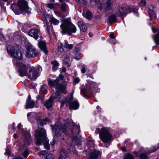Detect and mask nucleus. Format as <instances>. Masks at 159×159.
I'll use <instances>...</instances> for the list:
<instances>
[{
	"mask_svg": "<svg viewBox=\"0 0 159 159\" xmlns=\"http://www.w3.org/2000/svg\"><path fill=\"white\" fill-rule=\"evenodd\" d=\"M140 159H148V156L146 154L141 153L139 156Z\"/></svg>",
	"mask_w": 159,
	"mask_h": 159,
	"instance_id": "obj_39",
	"label": "nucleus"
},
{
	"mask_svg": "<svg viewBox=\"0 0 159 159\" xmlns=\"http://www.w3.org/2000/svg\"><path fill=\"white\" fill-rule=\"evenodd\" d=\"M75 1L77 2L80 4L81 0H75Z\"/></svg>",
	"mask_w": 159,
	"mask_h": 159,
	"instance_id": "obj_63",
	"label": "nucleus"
},
{
	"mask_svg": "<svg viewBox=\"0 0 159 159\" xmlns=\"http://www.w3.org/2000/svg\"><path fill=\"white\" fill-rule=\"evenodd\" d=\"M78 25L80 29L83 32H86L87 30V28L86 26L84 23L81 21H79L78 22Z\"/></svg>",
	"mask_w": 159,
	"mask_h": 159,
	"instance_id": "obj_26",
	"label": "nucleus"
},
{
	"mask_svg": "<svg viewBox=\"0 0 159 159\" xmlns=\"http://www.w3.org/2000/svg\"><path fill=\"white\" fill-rule=\"evenodd\" d=\"M64 100H62L61 101V107H62L65 103H66V106L68 104L69 106V108L70 110H77L79 107V104L77 101H74L71 102L73 99V96L72 94L69 95L66 98H64Z\"/></svg>",
	"mask_w": 159,
	"mask_h": 159,
	"instance_id": "obj_6",
	"label": "nucleus"
},
{
	"mask_svg": "<svg viewBox=\"0 0 159 159\" xmlns=\"http://www.w3.org/2000/svg\"><path fill=\"white\" fill-rule=\"evenodd\" d=\"M97 129L99 132L101 140L104 143L109 145L112 140V135L109 130L105 127H102L101 129L98 128Z\"/></svg>",
	"mask_w": 159,
	"mask_h": 159,
	"instance_id": "obj_3",
	"label": "nucleus"
},
{
	"mask_svg": "<svg viewBox=\"0 0 159 159\" xmlns=\"http://www.w3.org/2000/svg\"><path fill=\"white\" fill-rule=\"evenodd\" d=\"M111 43H113V44H115L116 43V41L115 40H112L111 41Z\"/></svg>",
	"mask_w": 159,
	"mask_h": 159,
	"instance_id": "obj_64",
	"label": "nucleus"
},
{
	"mask_svg": "<svg viewBox=\"0 0 159 159\" xmlns=\"http://www.w3.org/2000/svg\"><path fill=\"white\" fill-rule=\"evenodd\" d=\"M62 71L63 72H66V69L64 67H62Z\"/></svg>",
	"mask_w": 159,
	"mask_h": 159,
	"instance_id": "obj_56",
	"label": "nucleus"
},
{
	"mask_svg": "<svg viewBox=\"0 0 159 159\" xmlns=\"http://www.w3.org/2000/svg\"><path fill=\"white\" fill-rule=\"evenodd\" d=\"M13 62L14 65L18 66V71L20 76L22 77L27 75L28 74L27 73L28 67L27 66L23 63L17 62L16 61V60H14Z\"/></svg>",
	"mask_w": 159,
	"mask_h": 159,
	"instance_id": "obj_10",
	"label": "nucleus"
},
{
	"mask_svg": "<svg viewBox=\"0 0 159 159\" xmlns=\"http://www.w3.org/2000/svg\"><path fill=\"white\" fill-rule=\"evenodd\" d=\"M11 7L16 14L18 15L21 13L20 11L19 10L17 4L16 5V3H13L11 5Z\"/></svg>",
	"mask_w": 159,
	"mask_h": 159,
	"instance_id": "obj_25",
	"label": "nucleus"
},
{
	"mask_svg": "<svg viewBox=\"0 0 159 159\" xmlns=\"http://www.w3.org/2000/svg\"><path fill=\"white\" fill-rule=\"evenodd\" d=\"M35 132L36 144L39 145L43 143L44 148L48 150H49L50 146L46 136V131L43 128H39L38 129L36 130Z\"/></svg>",
	"mask_w": 159,
	"mask_h": 159,
	"instance_id": "obj_1",
	"label": "nucleus"
},
{
	"mask_svg": "<svg viewBox=\"0 0 159 159\" xmlns=\"http://www.w3.org/2000/svg\"><path fill=\"white\" fill-rule=\"evenodd\" d=\"M28 34L29 36L33 37L36 40L39 38H41L42 37L40 32L37 29L31 30L29 32Z\"/></svg>",
	"mask_w": 159,
	"mask_h": 159,
	"instance_id": "obj_15",
	"label": "nucleus"
},
{
	"mask_svg": "<svg viewBox=\"0 0 159 159\" xmlns=\"http://www.w3.org/2000/svg\"><path fill=\"white\" fill-rule=\"evenodd\" d=\"M62 46L67 49H72L73 47V46L72 44H69L68 43L67 41L66 40H64V43H62Z\"/></svg>",
	"mask_w": 159,
	"mask_h": 159,
	"instance_id": "obj_27",
	"label": "nucleus"
},
{
	"mask_svg": "<svg viewBox=\"0 0 159 159\" xmlns=\"http://www.w3.org/2000/svg\"><path fill=\"white\" fill-rule=\"evenodd\" d=\"M46 5L50 9H53L55 7V5L54 4L52 3H48L46 4Z\"/></svg>",
	"mask_w": 159,
	"mask_h": 159,
	"instance_id": "obj_42",
	"label": "nucleus"
},
{
	"mask_svg": "<svg viewBox=\"0 0 159 159\" xmlns=\"http://www.w3.org/2000/svg\"><path fill=\"white\" fill-rule=\"evenodd\" d=\"M51 64L52 65V68L53 71H56L59 66V63L56 60H54L51 62Z\"/></svg>",
	"mask_w": 159,
	"mask_h": 159,
	"instance_id": "obj_29",
	"label": "nucleus"
},
{
	"mask_svg": "<svg viewBox=\"0 0 159 159\" xmlns=\"http://www.w3.org/2000/svg\"><path fill=\"white\" fill-rule=\"evenodd\" d=\"M55 156L52 154L50 153L48 154L46 157V159H54Z\"/></svg>",
	"mask_w": 159,
	"mask_h": 159,
	"instance_id": "obj_40",
	"label": "nucleus"
},
{
	"mask_svg": "<svg viewBox=\"0 0 159 159\" xmlns=\"http://www.w3.org/2000/svg\"><path fill=\"white\" fill-rule=\"evenodd\" d=\"M34 105V102L31 99V97L29 95L26 101V103L25 105L26 109L32 108Z\"/></svg>",
	"mask_w": 159,
	"mask_h": 159,
	"instance_id": "obj_18",
	"label": "nucleus"
},
{
	"mask_svg": "<svg viewBox=\"0 0 159 159\" xmlns=\"http://www.w3.org/2000/svg\"><path fill=\"white\" fill-rule=\"evenodd\" d=\"M121 149L122 151L124 152L126 151V148L125 147H122L121 148Z\"/></svg>",
	"mask_w": 159,
	"mask_h": 159,
	"instance_id": "obj_54",
	"label": "nucleus"
},
{
	"mask_svg": "<svg viewBox=\"0 0 159 159\" xmlns=\"http://www.w3.org/2000/svg\"><path fill=\"white\" fill-rule=\"evenodd\" d=\"M101 152L99 150H94L92 151L90 155V159H97L101 156Z\"/></svg>",
	"mask_w": 159,
	"mask_h": 159,
	"instance_id": "obj_20",
	"label": "nucleus"
},
{
	"mask_svg": "<svg viewBox=\"0 0 159 159\" xmlns=\"http://www.w3.org/2000/svg\"><path fill=\"white\" fill-rule=\"evenodd\" d=\"M146 3V1L145 0H143L139 3V4L140 6L144 7Z\"/></svg>",
	"mask_w": 159,
	"mask_h": 159,
	"instance_id": "obj_44",
	"label": "nucleus"
},
{
	"mask_svg": "<svg viewBox=\"0 0 159 159\" xmlns=\"http://www.w3.org/2000/svg\"><path fill=\"white\" fill-rule=\"evenodd\" d=\"M74 58L76 60H79L80 59V58L78 57L77 56H75L74 57Z\"/></svg>",
	"mask_w": 159,
	"mask_h": 159,
	"instance_id": "obj_57",
	"label": "nucleus"
},
{
	"mask_svg": "<svg viewBox=\"0 0 159 159\" xmlns=\"http://www.w3.org/2000/svg\"><path fill=\"white\" fill-rule=\"evenodd\" d=\"M13 137L14 138L16 139L17 138V136L16 134H14L13 135Z\"/></svg>",
	"mask_w": 159,
	"mask_h": 159,
	"instance_id": "obj_60",
	"label": "nucleus"
},
{
	"mask_svg": "<svg viewBox=\"0 0 159 159\" xmlns=\"http://www.w3.org/2000/svg\"><path fill=\"white\" fill-rule=\"evenodd\" d=\"M49 21L55 25H58L59 23V20L53 17H51L50 18Z\"/></svg>",
	"mask_w": 159,
	"mask_h": 159,
	"instance_id": "obj_35",
	"label": "nucleus"
},
{
	"mask_svg": "<svg viewBox=\"0 0 159 159\" xmlns=\"http://www.w3.org/2000/svg\"><path fill=\"white\" fill-rule=\"evenodd\" d=\"M41 92L43 94H45L47 91V86L45 85H43L41 86L40 88Z\"/></svg>",
	"mask_w": 159,
	"mask_h": 159,
	"instance_id": "obj_36",
	"label": "nucleus"
},
{
	"mask_svg": "<svg viewBox=\"0 0 159 159\" xmlns=\"http://www.w3.org/2000/svg\"><path fill=\"white\" fill-rule=\"evenodd\" d=\"M61 46L59 47L58 48V51L60 53H61L63 51V49L62 48L63 46H62V44H61Z\"/></svg>",
	"mask_w": 159,
	"mask_h": 159,
	"instance_id": "obj_47",
	"label": "nucleus"
},
{
	"mask_svg": "<svg viewBox=\"0 0 159 159\" xmlns=\"http://www.w3.org/2000/svg\"><path fill=\"white\" fill-rule=\"evenodd\" d=\"M7 51L9 54L15 58L19 60L22 59V53L17 48L9 46L7 47Z\"/></svg>",
	"mask_w": 159,
	"mask_h": 159,
	"instance_id": "obj_7",
	"label": "nucleus"
},
{
	"mask_svg": "<svg viewBox=\"0 0 159 159\" xmlns=\"http://www.w3.org/2000/svg\"><path fill=\"white\" fill-rule=\"evenodd\" d=\"M70 56L69 55H66V57H65L64 59L63 60V61H64V62L66 64H67V66L68 67H69L70 65V64H69V62H70Z\"/></svg>",
	"mask_w": 159,
	"mask_h": 159,
	"instance_id": "obj_32",
	"label": "nucleus"
},
{
	"mask_svg": "<svg viewBox=\"0 0 159 159\" xmlns=\"http://www.w3.org/2000/svg\"><path fill=\"white\" fill-rule=\"evenodd\" d=\"M23 137L24 139L27 140L28 142L30 140L31 135L28 131H24L22 132Z\"/></svg>",
	"mask_w": 159,
	"mask_h": 159,
	"instance_id": "obj_28",
	"label": "nucleus"
},
{
	"mask_svg": "<svg viewBox=\"0 0 159 159\" xmlns=\"http://www.w3.org/2000/svg\"><path fill=\"white\" fill-rule=\"evenodd\" d=\"M83 15L84 17L88 20H90L93 16L91 12L86 8H83Z\"/></svg>",
	"mask_w": 159,
	"mask_h": 159,
	"instance_id": "obj_19",
	"label": "nucleus"
},
{
	"mask_svg": "<svg viewBox=\"0 0 159 159\" xmlns=\"http://www.w3.org/2000/svg\"><path fill=\"white\" fill-rule=\"evenodd\" d=\"M42 114L41 113H36L33 112L28 113L27 115L28 119L30 121H32L34 119L37 120L38 125L39 126H42L45 124L46 122H49V119L46 118L44 120L42 119Z\"/></svg>",
	"mask_w": 159,
	"mask_h": 159,
	"instance_id": "obj_5",
	"label": "nucleus"
},
{
	"mask_svg": "<svg viewBox=\"0 0 159 159\" xmlns=\"http://www.w3.org/2000/svg\"><path fill=\"white\" fill-rule=\"evenodd\" d=\"M93 86V84L92 83L88 84L83 88L81 87L80 89L81 93L84 97H86L89 91L92 89Z\"/></svg>",
	"mask_w": 159,
	"mask_h": 159,
	"instance_id": "obj_16",
	"label": "nucleus"
},
{
	"mask_svg": "<svg viewBox=\"0 0 159 159\" xmlns=\"http://www.w3.org/2000/svg\"><path fill=\"white\" fill-rule=\"evenodd\" d=\"M55 143V141L54 140H53L52 143H51V144L52 146H54Z\"/></svg>",
	"mask_w": 159,
	"mask_h": 159,
	"instance_id": "obj_58",
	"label": "nucleus"
},
{
	"mask_svg": "<svg viewBox=\"0 0 159 159\" xmlns=\"http://www.w3.org/2000/svg\"><path fill=\"white\" fill-rule=\"evenodd\" d=\"M159 148V143L157 145L153 146L150 151L147 152V153H150L152 152H154Z\"/></svg>",
	"mask_w": 159,
	"mask_h": 159,
	"instance_id": "obj_33",
	"label": "nucleus"
},
{
	"mask_svg": "<svg viewBox=\"0 0 159 159\" xmlns=\"http://www.w3.org/2000/svg\"><path fill=\"white\" fill-rule=\"evenodd\" d=\"M39 47L41 50L43 51L45 54H47L48 52L47 50L45 42L43 41L40 42L39 43Z\"/></svg>",
	"mask_w": 159,
	"mask_h": 159,
	"instance_id": "obj_24",
	"label": "nucleus"
},
{
	"mask_svg": "<svg viewBox=\"0 0 159 159\" xmlns=\"http://www.w3.org/2000/svg\"><path fill=\"white\" fill-rule=\"evenodd\" d=\"M12 128L13 129H16V128L15 127V123H13L12 124Z\"/></svg>",
	"mask_w": 159,
	"mask_h": 159,
	"instance_id": "obj_62",
	"label": "nucleus"
},
{
	"mask_svg": "<svg viewBox=\"0 0 159 159\" xmlns=\"http://www.w3.org/2000/svg\"><path fill=\"white\" fill-rule=\"evenodd\" d=\"M62 23L60 25L61 29V32L62 34L67 33L71 35L72 33H75L76 31L75 26L71 23L70 19H66L62 21Z\"/></svg>",
	"mask_w": 159,
	"mask_h": 159,
	"instance_id": "obj_2",
	"label": "nucleus"
},
{
	"mask_svg": "<svg viewBox=\"0 0 159 159\" xmlns=\"http://www.w3.org/2000/svg\"><path fill=\"white\" fill-rule=\"evenodd\" d=\"M80 79L78 78H76L74 80V82L77 84L79 83L80 82Z\"/></svg>",
	"mask_w": 159,
	"mask_h": 159,
	"instance_id": "obj_50",
	"label": "nucleus"
},
{
	"mask_svg": "<svg viewBox=\"0 0 159 159\" xmlns=\"http://www.w3.org/2000/svg\"><path fill=\"white\" fill-rule=\"evenodd\" d=\"M48 152V151L47 150H44L40 152L39 153L41 155H44L47 153Z\"/></svg>",
	"mask_w": 159,
	"mask_h": 159,
	"instance_id": "obj_48",
	"label": "nucleus"
},
{
	"mask_svg": "<svg viewBox=\"0 0 159 159\" xmlns=\"http://www.w3.org/2000/svg\"><path fill=\"white\" fill-rule=\"evenodd\" d=\"M149 16L150 17V20H151L153 19H155L156 16L154 11V7L152 6H149Z\"/></svg>",
	"mask_w": 159,
	"mask_h": 159,
	"instance_id": "obj_21",
	"label": "nucleus"
},
{
	"mask_svg": "<svg viewBox=\"0 0 159 159\" xmlns=\"http://www.w3.org/2000/svg\"><path fill=\"white\" fill-rule=\"evenodd\" d=\"M75 143L77 145H78L79 146L80 144V140H78V142L76 141V140L75 141Z\"/></svg>",
	"mask_w": 159,
	"mask_h": 159,
	"instance_id": "obj_55",
	"label": "nucleus"
},
{
	"mask_svg": "<svg viewBox=\"0 0 159 159\" xmlns=\"http://www.w3.org/2000/svg\"><path fill=\"white\" fill-rule=\"evenodd\" d=\"M91 2H94L95 4L97 3L99 1V0H90Z\"/></svg>",
	"mask_w": 159,
	"mask_h": 159,
	"instance_id": "obj_53",
	"label": "nucleus"
},
{
	"mask_svg": "<svg viewBox=\"0 0 159 159\" xmlns=\"http://www.w3.org/2000/svg\"><path fill=\"white\" fill-rule=\"evenodd\" d=\"M97 4V7L98 9H99L100 10H102V6L101 3L99 2V1L96 4Z\"/></svg>",
	"mask_w": 159,
	"mask_h": 159,
	"instance_id": "obj_45",
	"label": "nucleus"
},
{
	"mask_svg": "<svg viewBox=\"0 0 159 159\" xmlns=\"http://www.w3.org/2000/svg\"><path fill=\"white\" fill-rule=\"evenodd\" d=\"M133 12L136 16H138L137 9L133 6H126L125 7H121L118 8L116 13L117 16L121 17L123 20L124 17L128 14Z\"/></svg>",
	"mask_w": 159,
	"mask_h": 159,
	"instance_id": "obj_4",
	"label": "nucleus"
},
{
	"mask_svg": "<svg viewBox=\"0 0 159 159\" xmlns=\"http://www.w3.org/2000/svg\"><path fill=\"white\" fill-rule=\"evenodd\" d=\"M113 2L111 0H107L105 2L104 8L106 11L111 10L113 7Z\"/></svg>",
	"mask_w": 159,
	"mask_h": 159,
	"instance_id": "obj_22",
	"label": "nucleus"
},
{
	"mask_svg": "<svg viewBox=\"0 0 159 159\" xmlns=\"http://www.w3.org/2000/svg\"><path fill=\"white\" fill-rule=\"evenodd\" d=\"M124 159H134V157L130 154H128L126 155Z\"/></svg>",
	"mask_w": 159,
	"mask_h": 159,
	"instance_id": "obj_43",
	"label": "nucleus"
},
{
	"mask_svg": "<svg viewBox=\"0 0 159 159\" xmlns=\"http://www.w3.org/2000/svg\"><path fill=\"white\" fill-rule=\"evenodd\" d=\"M80 4L81 5H84L87 4V1L86 0H81Z\"/></svg>",
	"mask_w": 159,
	"mask_h": 159,
	"instance_id": "obj_46",
	"label": "nucleus"
},
{
	"mask_svg": "<svg viewBox=\"0 0 159 159\" xmlns=\"http://www.w3.org/2000/svg\"><path fill=\"white\" fill-rule=\"evenodd\" d=\"M110 37L112 39H114L115 38V36L114 34L111 32L110 34Z\"/></svg>",
	"mask_w": 159,
	"mask_h": 159,
	"instance_id": "obj_51",
	"label": "nucleus"
},
{
	"mask_svg": "<svg viewBox=\"0 0 159 159\" xmlns=\"http://www.w3.org/2000/svg\"><path fill=\"white\" fill-rule=\"evenodd\" d=\"M69 149L73 153L74 155V156H76L77 155V151L75 148L72 147L71 146L70 148H69Z\"/></svg>",
	"mask_w": 159,
	"mask_h": 159,
	"instance_id": "obj_41",
	"label": "nucleus"
},
{
	"mask_svg": "<svg viewBox=\"0 0 159 159\" xmlns=\"http://www.w3.org/2000/svg\"><path fill=\"white\" fill-rule=\"evenodd\" d=\"M39 69L40 68H35L33 67L30 68L27 75L29 78L32 80L36 79L38 76Z\"/></svg>",
	"mask_w": 159,
	"mask_h": 159,
	"instance_id": "obj_13",
	"label": "nucleus"
},
{
	"mask_svg": "<svg viewBox=\"0 0 159 159\" xmlns=\"http://www.w3.org/2000/svg\"><path fill=\"white\" fill-rule=\"evenodd\" d=\"M10 150L8 149H7L6 151V152L5 153V155L9 156L10 155Z\"/></svg>",
	"mask_w": 159,
	"mask_h": 159,
	"instance_id": "obj_49",
	"label": "nucleus"
},
{
	"mask_svg": "<svg viewBox=\"0 0 159 159\" xmlns=\"http://www.w3.org/2000/svg\"><path fill=\"white\" fill-rule=\"evenodd\" d=\"M25 55L29 58L34 57L38 55V52L33 46L29 45L26 48Z\"/></svg>",
	"mask_w": 159,
	"mask_h": 159,
	"instance_id": "obj_12",
	"label": "nucleus"
},
{
	"mask_svg": "<svg viewBox=\"0 0 159 159\" xmlns=\"http://www.w3.org/2000/svg\"><path fill=\"white\" fill-rule=\"evenodd\" d=\"M67 8V5L65 3H63L61 7V10L63 11H66Z\"/></svg>",
	"mask_w": 159,
	"mask_h": 159,
	"instance_id": "obj_38",
	"label": "nucleus"
},
{
	"mask_svg": "<svg viewBox=\"0 0 159 159\" xmlns=\"http://www.w3.org/2000/svg\"><path fill=\"white\" fill-rule=\"evenodd\" d=\"M67 152L64 149H62L61 152V155L58 159H62L66 157Z\"/></svg>",
	"mask_w": 159,
	"mask_h": 159,
	"instance_id": "obj_30",
	"label": "nucleus"
},
{
	"mask_svg": "<svg viewBox=\"0 0 159 159\" xmlns=\"http://www.w3.org/2000/svg\"><path fill=\"white\" fill-rule=\"evenodd\" d=\"M62 97V98H64V96H61L59 92H56L54 93H53L52 95L44 103V106L48 109L52 107L53 100L56 98L58 99L59 101L61 100V98Z\"/></svg>",
	"mask_w": 159,
	"mask_h": 159,
	"instance_id": "obj_9",
	"label": "nucleus"
},
{
	"mask_svg": "<svg viewBox=\"0 0 159 159\" xmlns=\"http://www.w3.org/2000/svg\"><path fill=\"white\" fill-rule=\"evenodd\" d=\"M152 30L153 33H157V34L155 35L153 39L156 44L159 45V31L157 29L153 28H152Z\"/></svg>",
	"mask_w": 159,
	"mask_h": 159,
	"instance_id": "obj_23",
	"label": "nucleus"
},
{
	"mask_svg": "<svg viewBox=\"0 0 159 159\" xmlns=\"http://www.w3.org/2000/svg\"><path fill=\"white\" fill-rule=\"evenodd\" d=\"M48 84L49 86H50L51 88L53 87L56 88V84L55 82V80L53 81L51 79H49L48 80Z\"/></svg>",
	"mask_w": 159,
	"mask_h": 159,
	"instance_id": "obj_34",
	"label": "nucleus"
},
{
	"mask_svg": "<svg viewBox=\"0 0 159 159\" xmlns=\"http://www.w3.org/2000/svg\"><path fill=\"white\" fill-rule=\"evenodd\" d=\"M116 16L114 15H111L109 17L108 20L110 24L115 22L116 20Z\"/></svg>",
	"mask_w": 159,
	"mask_h": 159,
	"instance_id": "obj_31",
	"label": "nucleus"
},
{
	"mask_svg": "<svg viewBox=\"0 0 159 159\" xmlns=\"http://www.w3.org/2000/svg\"><path fill=\"white\" fill-rule=\"evenodd\" d=\"M86 72V70L85 68L84 67L83 69L81 70V72L82 73H84Z\"/></svg>",
	"mask_w": 159,
	"mask_h": 159,
	"instance_id": "obj_52",
	"label": "nucleus"
},
{
	"mask_svg": "<svg viewBox=\"0 0 159 159\" xmlns=\"http://www.w3.org/2000/svg\"><path fill=\"white\" fill-rule=\"evenodd\" d=\"M87 143L89 147H93L94 146L93 142L90 139L87 140Z\"/></svg>",
	"mask_w": 159,
	"mask_h": 159,
	"instance_id": "obj_37",
	"label": "nucleus"
},
{
	"mask_svg": "<svg viewBox=\"0 0 159 159\" xmlns=\"http://www.w3.org/2000/svg\"><path fill=\"white\" fill-rule=\"evenodd\" d=\"M64 78V77L63 75H60L59 76L57 77L56 79L55 80V82L56 84V89L62 93L66 94L67 93V92L66 90L65 86H63L58 83L61 80H63Z\"/></svg>",
	"mask_w": 159,
	"mask_h": 159,
	"instance_id": "obj_11",
	"label": "nucleus"
},
{
	"mask_svg": "<svg viewBox=\"0 0 159 159\" xmlns=\"http://www.w3.org/2000/svg\"><path fill=\"white\" fill-rule=\"evenodd\" d=\"M52 129L55 131L56 136L58 138L61 137L62 133L66 134L67 132L66 125L64 124L62 125L59 122L56 124Z\"/></svg>",
	"mask_w": 159,
	"mask_h": 159,
	"instance_id": "obj_8",
	"label": "nucleus"
},
{
	"mask_svg": "<svg viewBox=\"0 0 159 159\" xmlns=\"http://www.w3.org/2000/svg\"><path fill=\"white\" fill-rule=\"evenodd\" d=\"M69 126H71V133L75 135H79L80 131V127L78 125H75V124L73 122L68 124Z\"/></svg>",
	"mask_w": 159,
	"mask_h": 159,
	"instance_id": "obj_17",
	"label": "nucleus"
},
{
	"mask_svg": "<svg viewBox=\"0 0 159 159\" xmlns=\"http://www.w3.org/2000/svg\"><path fill=\"white\" fill-rule=\"evenodd\" d=\"M96 108L98 110V111H100L101 110V108L99 106H97L96 107Z\"/></svg>",
	"mask_w": 159,
	"mask_h": 159,
	"instance_id": "obj_59",
	"label": "nucleus"
},
{
	"mask_svg": "<svg viewBox=\"0 0 159 159\" xmlns=\"http://www.w3.org/2000/svg\"><path fill=\"white\" fill-rule=\"evenodd\" d=\"M17 5L21 13L22 11H27L29 9L27 2L25 0H19L17 2Z\"/></svg>",
	"mask_w": 159,
	"mask_h": 159,
	"instance_id": "obj_14",
	"label": "nucleus"
},
{
	"mask_svg": "<svg viewBox=\"0 0 159 159\" xmlns=\"http://www.w3.org/2000/svg\"><path fill=\"white\" fill-rule=\"evenodd\" d=\"M89 35L90 37H92L93 36V34L91 33H89Z\"/></svg>",
	"mask_w": 159,
	"mask_h": 159,
	"instance_id": "obj_61",
	"label": "nucleus"
}]
</instances>
